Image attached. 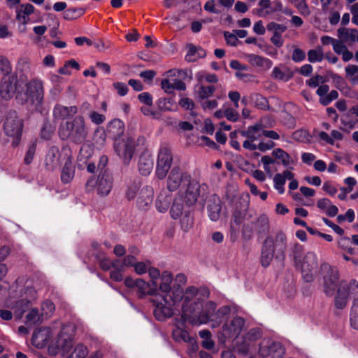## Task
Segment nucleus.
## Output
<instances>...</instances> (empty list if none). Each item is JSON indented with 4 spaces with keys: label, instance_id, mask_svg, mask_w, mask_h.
<instances>
[{
    "label": "nucleus",
    "instance_id": "45",
    "mask_svg": "<svg viewBox=\"0 0 358 358\" xmlns=\"http://www.w3.org/2000/svg\"><path fill=\"white\" fill-rule=\"evenodd\" d=\"M323 58L322 48L320 46L317 49H310L308 52V60L311 63L321 62Z\"/></svg>",
    "mask_w": 358,
    "mask_h": 358
},
{
    "label": "nucleus",
    "instance_id": "35",
    "mask_svg": "<svg viewBox=\"0 0 358 358\" xmlns=\"http://www.w3.org/2000/svg\"><path fill=\"white\" fill-rule=\"evenodd\" d=\"M107 130L113 138H117L124 132V123L120 120H114L109 123Z\"/></svg>",
    "mask_w": 358,
    "mask_h": 358
},
{
    "label": "nucleus",
    "instance_id": "9",
    "mask_svg": "<svg viewBox=\"0 0 358 358\" xmlns=\"http://www.w3.org/2000/svg\"><path fill=\"white\" fill-rule=\"evenodd\" d=\"M113 182L111 174L104 171L100 172L96 179L90 178L86 183V187L88 191H92L96 187L97 194L101 196H105L111 191Z\"/></svg>",
    "mask_w": 358,
    "mask_h": 358
},
{
    "label": "nucleus",
    "instance_id": "33",
    "mask_svg": "<svg viewBox=\"0 0 358 358\" xmlns=\"http://www.w3.org/2000/svg\"><path fill=\"white\" fill-rule=\"evenodd\" d=\"M213 91H199V96L204 110H212L217 107V102L215 99H209Z\"/></svg>",
    "mask_w": 358,
    "mask_h": 358
},
{
    "label": "nucleus",
    "instance_id": "47",
    "mask_svg": "<svg viewBox=\"0 0 358 358\" xmlns=\"http://www.w3.org/2000/svg\"><path fill=\"white\" fill-rule=\"evenodd\" d=\"M269 3L270 0H260L258 2L259 8H254L252 13L260 17H264L266 15H268V14H266V10H267V8H268L270 6Z\"/></svg>",
    "mask_w": 358,
    "mask_h": 358
},
{
    "label": "nucleus",
    "instance_id": "2",
    "mask_svg": "<svg viewBox=\"0 0 358 358\" xmlns=\"http://www.w3.org/2000/svg\"><path fill=\"white\" fill-rule=\"evenodd\" d=\"M241 135L248 138L243 142V147L251 151L259 150L265 152L275 145V143L271 141L266 142L261 141L262 137L264 136V127L261 124L248 127L246 130L241 131Z\"/></svg>",
    "mask_w": 358,
    "mask_h": 358
},
{
    "label": "nucleus",
    "instance_id": "53",
    "mask_svg": "<svg viewBox=\"0 0 358 358\" xmlns=\"http://www.w3.org/2000/svg\"><path fill=\"white\" fill-rule=\"evenodd\" d=\"M93 139L96 145L99 146L103 145L106 139V134L104 129L102 128L96 129L94 131Z\"/></svg>",
    "mask_w": 358,
    "mask_h": 358
},
{
    "label": "nucleus",
    "instance_id": "5",
    "mask_svg": "<svg viewBox=\"0 0 358 358\" xmlns=\"http://www.w3.org/2000/svg\"><path fill=\"white\" fill-rule=\"evenodd\" d=\"M358 283L355 280H340L338 287L335 291L334 306L337 309H344L357 289Z\"/></svg>",
    "mask_w": 358,
    "mask_h": 358
},
{
    "label": "nucleus",
    "instance_id": "58",
    "mask_svg": "<svg viewBox=\"0 0 358 358\" xmlns=\"http://www.w3.org/2000/svg\"><path fill=\"white\" fill-rule=\"evenodd\" d=\"M12 66L9 60L3 56L0 57V72L3 75L11 73Z\"/></svg>",
    "mask_w": 358,
    "mask_h": 358
},
{
    "label": "nucleus",
    "instance_id": "20",
    "mask_svg": "<svg viewBox=\"0 0 358 358\" xmlns=\"http://www.w3.org/2000/svg\"><path fill=\"white\" fill-rule=\"evenodd\" d=\"M154 196V189L151 186L143 187L137 197L136 203L139 208L147 210L152 203Z\"/></svg>",
    "mask_w": 358,
    "mask_h": 358
},
{
    "label": "nucleus",
    "instance_id": "3",
    "mask_svg": "<svg viewBox=\"0 0 358 358\" xmlns=\"http://www.w3.org/2000/svg\"><path fill=\"white\" fill-rule=\"evenodd\" d=\"M59 134L62 139H69L76 143H81L87 136L85 120L81 116L76 117L60 125Z\"/></svg>",
    "mask_w": 358,
    "mask_h": 358
},
{
    "label": "nucleus",
    "instance_id": "55",
    "mask_svg": "<svg viewBox=\"0 0 358 358\" xmlns=\"http://www.w3.org/2000/svg\"><path fill=\"white\" fill-rule=\"evenodd\" d=\"M285 181L281 174L277 173L274 176L273 178V183L274 188L278 191V192L280 194L285 192L284 185L285 184Z\"/></svg>",
    "mask_w": 358,
    "mask_h": 358
},
{
    "label": "nucleus",
    "instance_id": "12",
    "mask_svg": "<svg viewBox=\"0 0 358 358\" xmlns=\"http://www.w3.org/2000/svg\"><path fill=\"white\" fill-rule=\"evenodd\" d=\"M173 163V157L171 150L166 147H161L157 159L155 176L159 180L164 179L170 170Z\"/></svg>",
    "mask_w": 358,
    "mask_h": 358
},
{
    "label": "nucleus",
    "instance_id": "17",
    "mask_svg": "<svg viewBox=\"0 0 358 358\" xmlns=\"http://www.w3.org/2000/svg\"><path fill=\"white\" fill-rule=\"evenodd\" d=\"M124 284L129 288L136 287L141 296L155 295L158 292L157 287H154L152 283L150 284L141 278L133 279L131 278H127Z\"/></svg>",
    "mask_w": 358,
    "mask_h": 358
},
{
    "label": "nucleus",
    "instance_id": "54",
    "mask_svg": "<svg viewBox=\"0 0 358 358\" xmlns=\"http://www.w3.org/2000/svg\"><path fill=\"white\" fill-rule=\"evenodd\" d=\"M266 29L268 31H273V33H278L279 36H281L282 34L287 30V27L282 24H278L274 22H271L266 25Z\"/></svg>",
    "mask_w": 358,
    "mask_h": 358
},
{
    "label": "nucleus",
    "instance_id": "40",
    "mask_svg": "<svg viewBox=\"0 0 358 358\" xmlns=\"http://www.w3.org/2000/svg\"><path fill=\"white\" fill-rule=\"evenodd\" d=\"M272 155L278 159H280L285 166H288L292 163L291 157L281 148H276L273 150Z\"/></svg>",
    "mask_w": 358,
    "mask_h": 358
},
{
    "label": "nucleus",
    "instance_id": "15",
    "mask_svg": "<svg viewBox=\"0 0 358 358\" xmlns=\"http://www.w3.org/2000/svg\"><path fill=\"white\" fill-rule=\"evenodd\" d=\"M303 278L306 282H311L314 279L317 268V256L314 252H308L299 263Z\"/></svg>",
    "mask_w": 358,
    "mask_h": 358
},
{
    "label": "nucleus",
    "instance_id": "31",
    "mask_svg": "<svg viewBox=\"0 0 358 358\" xmlns=\"http://www.w3.org/2000/svg\"><path fill=\"white\" fill-rule=\"evenodd\" d=\"M170 201V195L164 190L161 191L155 201L157 210L162 213H166L169 208Z\"/></svg>",
    "mask_w": 358,
    "mask_h": 358
},
{
    "label": "nucleus",
    "instance_id": "23",
    "mask_svg": "<svg viewBox=\"0 0 358 358\" xmlns=\"http://www.w3.org/2000/svg\"><path fill=\"white\" fill-rule=\"evenodd\" d=\"M259 352L262 357L274 356L275 353L280 356L282 353V345L280 343L270 341L263 342L259 345Z\"/></svg>",
    "mask_w": 358,
    "mask_h": 358
},
{
    "label": "nucleus",
    "instance_id": "14",
    "mask_svg": "<svg viewBox=\"0 0 358 358\" xmlns=\"http://www.w3.org/2000/svg\"><path fill=\"white\" fill-rule=\"evenodd\" d=\"M114 149L124 164H129L135 150V140L128 137L126 140H115Z\"/></svg>",
    "mask_w": 358,
    "mask_h": 358
},
{
    "label": "nucleus",
    "instance_id": "18",
    "mask_svg": "<svg viewBox=\"0 0 358 358\" xmlns=\"http://www.w3.org/2000/svg\"><path fill=\"white\" fill-rule=\"evenodd\" d=\"M262 336V331L259 328H252L250 329L242 338L241 341H237L236 348L237 351L245 355L249 350L250 344L258 340Z\"/></svg>",
    "mask_w": 358,
    "mask_h": 358
},
{
    "label": "nucleus",
    "instance_id": "16",
    "mask_svg": "<svg viewBox=\"0 0 358 358\" xmlns=\"http://www.w3.org/2000/svg\"><path fill=\"white\" fill-rule=\"evenodd\" d=\"M44 97L43 91H17L16 100L21 103H26L33 110H38Z\"/></svg>",
    "mask_w": 358,
    "mask_h": 358
},
{
    "label": "nucleus",
    "instance_id": "50",
    "mask_svg": "<svg viewBox=\"0 0 358 358\" xmlns=\"http://www.w3.org/2000/svg\"><path fill=\"white\" fill-rule=\"evenodd\" d=\"M27 323L29 324H34L38 322H42L44 320L41 317L38 310L36 308L31 309L26 316Z\"/></svg>",
    "mask_w": 358,
    "mask_h": 358
},
{
    "label": "nucleus",
    "instance_id": "61",
    "mask_svg": "<svg viewBox=\"0 0 358 358\" xmlns=\"http://www.w3.org/2000/svg\"><path fill=\"white\" fill-rule=\"evenodd\" d=\"M270 6L266 10V14L271 15L272 13L282 10V3L280 0H270Z\"/></svg>",
    "mask_w": 358,
    "mask_h": 358
},
{
    "label": "nucleus",
    "instance_id": "10",
    "mask_svg": "<svg viewBox=\"0 0 358 358\" xmlns=\"http://www.w3.org/2000/svg\"><path fill=\"white\" fill-rule=\"evenodd\" d=\"M245 319L240 316H236L229 322H225L222 327L220 342L225 343L227 339L237 338L245 328Z\"/></svg>",
    "mask_w": 358,
    "mask_h": 358
},
{
    "label": "nucleus",
    "instance_id": "24",
    "mask_svg": "<svg viewBox=\"0 0 358 358\" xmlns=\"http://www.w3.org/2000/svg\"><path fill=\"white\" fill-rule=\"evenodd\" d=\"M153 159L150 153L143 152L138 159V168L140 173L143 176H148L153 169Z\"/></svg>",
    "mask_w": 358,
    "mask_h": 358
},
{
    "label": "nucleus",
    "instance_id": "38",
    "mask_svg": "<svg viewBox=\"0 0 358 358\" xmlns=\"http://www.w3.org/2000/svg\"><path fill=\"white\" fill-rule=\"evenodd\" d=\"M320 97V102L327 106L338 96L337 91H316Z\"/></svg>",
    "mask_w": 358,
    "mask_h": 358
},
{
    "label": "nucleus",
    "instance_id": "57",
    "mask_svg": "<svg viewBox=\"0 0 358 358\" xmlns=\"http://www.w3.org/2000/svg\"><path fill=\"white\" fill-rule=\"evenodd\" d=\"M252 101L255 105L262 109L268 108V101L263 96L255 94L252 97Z\"/></svg>",
    "mask_w": 358,
    "mask_h": 358
},
{
    "label": "nucleus",
    "instance_id": "63",
    "mask_svg": "<svg viewBox=\"0 0 358 358\" xmlns=\"http://www.w3.org/2000/svg\"><path fill=\"white\" fill-rule=\"evenodd\" d=\"M151 263L148 261L147 262H136L134 267L135 272L138 275H142L148 272V268Z\"/></svg>",
    "mask_w": 358,
    "mask_h": 358
},
{
    "label": "nucleus",
    "instance_id": "48",
    "mask_svg": "<svg viewBox=\"0 0 358 358\" xmlns=\"http://www.w3.org/2000/svg\"><path fill=\"white\" fill-rule=\"evenodd\" d=\"M55 310V305L50 301H45L41 305V317L43 319L49 318Z\"/></svg>",
    "mask_w": 358,
    "mask_h": 358
},
{
    "label": "nucleus",
    "instance_id": "29",
    "mask_svg": "<svg viewBox=\"0 0 358 358\" xmlns=\"http://www.w3.org/2000/svg\"><path fill=\"white\" fill-rule=\"evenodd\" d=\"M271 76L274 80L286 83L292 78L293 73L285 66L280 65L273 68Z\"/></svg>",
    "mask_w": 358,
    "mask_h": 358
},
{
    "label": "nucleus",
    "instance_id": "13",
    "mask_svg": "<svg viewBox=\"0 0 358 358\" xmlns=\"http://www.w3.org/2000/svg\"><path fill=\"white\" fill-rule=\"evenodd\" d=\"M197 294L198 289L194 286L187 287L185 292L182 291L181 300L183 299L184 303L182 306V317L185 321L190 320L192 313H196V306H194V302L196 301V299L200 301V299L196 297Z\"/></svg>",
    "mask_w": 358,
    "mask_h": 358
},
{
    "label": "nucleus",
    "instance_id": "52",
    "mask_svg": "<svg viewBox=\"0 0 358 358\" xmlns=\"http://www.w3.org/2000/svg\"><path fill=\"white\" fill-rule=\"evenodd\" d=\"M179 105L185 110H190L192 116H196V113L194 111V101L187 97H182L179 101Z\"/></svg>",
    "mask_w": 358,
    "mask_h": 358
},
{
    "label": "nucleus",
    "instance_id": "51",
    "mask_svg": "<svg viewBox=\"0 0 358 358\" xmlns=\"http://www.w3.org/2000/svg\"><path fill=\"white\" fill-rule=\"evenodd\" d=\"M245 215L244 210L236 209L232 215L230 225L231 229H234L235 226H239L243 221L244 216Z\"/></svg>",
    "mask_w": 358,
    "mask_h": 358
},
{
    "label": "nucleus",
    "instance_id": "36",
    "mask_svg": "<svg viewBox=\"0 0 358 358\" xmlns=\"http://www.w3.org/2000/svg\"><path fill=\"white\" fill-rule=\"evenodd\" d=\"M17 78L14 74H8L3 76L0 90H17Z\"/></svg>",
    "mask_w": 358,
    "mask_h": 358
},
{
    "label": "nucleus",
    "instance_id": "27",
    "mask_svg": "<svg viewBox=\"0 0 358 358\" xmlns=\"http://www.w3.org/2000/svg\"><path fill=\"white\" fill-rule=\"evenodd\" d=\"M178 301H173L172 303H168L164 301V304H158L155 310L154 314L158 320H163L166 317H170L173 315L172 306Z\"/></svg>",
    "mask_w": 358,
    "mask_h": 358
},
{
    "label": "nucleus",
    "instance_id": "11",
    "mask_svg": "<svg viewBox=\"0 0 358 358\" xmlns=\"http://www.w3.org/2000/svg\"><path fill=\"white\" fill-rule=\"evenodd\" d=\"M325 272L323 276V291L327 296H332L339 283V272L337 268H333L327 264L322 265Z\"/></svg>",
    "mask_w": 358,
    "mask_h": 358
},
{
    "label": "nucleus",
    "instance_id": "1",
    "mask_svg": "<svg viewBox=\"0 0 358 358\" xmlns=\"http://www.w3.org/2000/svg\"><path fill=\"white\" fill-rule=\"evenodd\" d=\"M166 187L169 192L181 191L185 194V205H194L199 196V182L192 180L190 174L174 166L167 174Z\"/></svg>",
    "mask_w": 358,
    "mask_h": 358
},
{
    "label": "nucleus",
    "instance_id": "32",
    "mask_svg": "<svg viewBox=\"0 0 358 358\" xmlns=\"http://www.w3.org/2000/svg\"><path fill=\"white\" fill-rule=\"evenodd\" d=\"M59 160V150L57 147L52 146L51 147L45 157V162L46 166L49 169H53L55 168L58 164Z\"/></svg>",
    "mask_w": 358,
    "mask_h": 358
},
{
    "label": "nucleus",
    "instance_id": "6",
    "mask_svg": "<svg viewBox=\"0 0 358 358\" xmlns=\"http://www.w3.org/2000/svg\"><path fill=\"white\" fill-rule=\"evenodd\" d=\"M173 275L171 272L165 271L162 273L161 282L157 286V289L163 294L164 301L172 303L173 301H180L182 296V288L180 287H173L171 289V284L173 281Z\"/></svg>",
    "mask_w": 358,
    "mask_h": 358
},
{
    "label": "nucleus",
    "instance_id": "7",
    "mask_svg": "<svg viewBox=\"0 0 358 358\" xmlns=\"http://www.w3.org/2000/svg\"><path fill=\"white\" fill-rule=\"evenodd\" d=\"M23 128V122L20 119L15 111H10L3 124V132L12 139V145H18Z\"/></svg>",
    "mask_w": 358,
    "mask_h": 358
},
{
    "label": "nucleus",
    "instance_id": "56",
    "mask_svg": "<svg viewBox=\"0 0 358 358\" xmlns=\"http://www.w3.org/2000/svg\"><path fill=\"white\" fill-rule=\"evenodd\" d=\"M303 251V249L301 245L299 243H295L294 245L292 248V255L296 266H299V263H301Z\"/></svg>",
    "mask_w": 358,
    "mask_h": 358
},
{
    "label": "nucleus",
    "instance_id": "19",
    "mask_svg": "<svg viewBox=\"0 0 358 358\" xmlns=\"http://www.w3.org/2000/svg\"><path fill=\"white\" fill-rule=\"evenodd\" d=\"M266 239L271 241V248H273L276 258L285 257L287 249V238L284 233L279 231L274 236H268Z\"/></svg>",
    "mask_w": 358,
    "mask_h": 358
},
{
    "label": "nucleus",
    "instance_id": "42",
    "mask_svg": "<svg viewBox=\"0 0 358 358\" xmlns=\"http://www.w3.org/2000/svg\"><path fill=\"white\" fill-rule=\"evenodd\" d=\"M202 338L201 345L206 350H212L214 348L215 343L211 338V334L208 330H202L199 333Z\"/></svg>",
    "mask_w": 358,
    "mask_h": 358
},
{
    "label": "nucleus",
    "instance_id": "59",
    "mask_svg": "<svg viewBox=\"0 0 358 358\" xmlns=\"http://www.w3.org/2000/svg\"><path fill=\"white\" fill-rule=\"evenodd\" d=\"M119 263V260L111 261L108 258H103L99 260V266L104 271H108L111 267L117 268Z\"/></svg>",
    "mask_w": 358,
    "mask_h": 358
},
{
    "label": "nucleus",
    "instance_id": "39",
    "mask_svg": "<svg viewBox=\"0 0 358 358\" xmlns=\"http://www.w3.org/2000/svg\"><path fill=\"white\" fill-rule=\"evenodd\" d=\"M93 154V148L89 144H83L80 150L78 160L80 162L87 164L88 159Z\"/></svg>",
    "mask_w": 358,
    "mask_h": 358
},
{
    "label": "nucleus",
    "instance_id": "21",
    "mask_svg": "<svg viewBox=\"0 0 358 358\" xmlns=\"http://www.w3.org/2000/svg\"><path fill=\"white\" fill-rule=\"evenodd\" d=\"M208 216L211 221L216 222L220 217L222 206L221 200L216 196H211L207 201Z\"/></svg>",
    "mask_w": 358,
    "mask_h": 358
},
{
    "label": "nucleus",
    "instance_id": "41",
    "mask_svg": "<svg viewBox=\"0 0 358 358\" xmlns=\"http://www.w3.org/2000/svg\"><path fill=\"white\" fill-rule=\"evenodd\" d=\"M172 336L177 342H189L191 340L188 332L178 326L173 330Z\"/></svg>",
    "mask_w": 358,
    "mask_h": 358
},
{
    "label": "nucleus",
    "instance_id": "60",
    "mask_svg": "<svg viewBox=\"0 0 358 358\" xmlns=\"http://www.w3.org/2000/svg\"><path fill=\"white\" fill-rule=\"evenodd\" d=\"M148 272L149 276H150V278L151 279L152 285L154 287H157V280L159 278H161V275H162V273H160L159 270L158 268H155V267H152V266H150L149 268H148Z\"/></svg>",
    "mask_w": 358,
    "mask_h": 358
},
{
    "label": "nucleus",
    "instance_id": "44",
    "mask_svg": "<svg viewBox=\"0 0 358 358\" xmlns=\"http://www.w3.org/2000/svg\"><path fill=\"white\" fill-rule=\"evenodd\" d=\"M157 104L162 110H174L177 108V104L172 98L159 99Z\"/></svg>",
    "mask_w": 358,
    "mask_h": 358
},
{
    "label": "nucleus",
    "instance_id": "34",
    "mask_svg": "<svg viewBox=\"0 0 358 358\" xmlns=\"http://www.w3.org/2000/svg\"><path fill=\"white\" fill-rule=\"evenodd\" d=\"M75 168L71 159H67L62 170L61 179L64 183H68L73 178Z\"/></svg>",
    "mask_w": 358,
    "mask_h": 358
},
{
    "label": "nucleus",
    "instance_id": "62",
    "mask_svg": "<svg viewBox=\"0 0 358 358\" xmlns=\"http://www.w3.org/2000/svg\"><path fill=\"white\" fill-rule=\"evenodd\" d=\"M140 185L137 183H133L129 185L126 192V197L128 200H133L136 198L139 190Z\"/></svg>",
    "mask_w": 358,
    "mask_h": 358
},
{
    "label": "nucleus",
    "instance_id": "25",
    "mask_svg": "<svg viewBox=\"0 0 358 358\" xmlns=\"http://www.w3.org/2000/svg\"><path fill=\"white\" fill-rule=\"evenodd\" d=\"M185 201V194L179 191L175 196L173 204L171 207L170 215L174 220L179 218L183 213Z\"/></svg>",
    "mask_w": 358,
    "mask_h": 358
},
{
    "label": "nucleus",
    "instance_id": "22",
    "mask_svg": "<svg viewBox=\"0 0 358 358\" xmlns=\"http://www.w3.org/2000/svg\"><path fill=\"white\" fill-rule=\"evenodd\" d=\"M52 337L50 328L45 327L36 330L32 336L31 342L38 348H42L47 345Z\"/></svg>",
    "mask_w": 358,
    "mask_h": 358
},
{
    "label": "nucleus",
    "instance_id": "4",
    "mask_svg": "<svg viewBox=\"0 0 358 358\" xmlns=\"http://www.w3.org/2000/svg\"><path fill=\"white\" fill-rule=\"evenodd\" d=\"M163 76L164 78L161 81L162 90H186L187 83L192 80V71L188 69H172Z\"/></svg>",
    "mask_w": 358,
    "mask_h": 358
},
{
    "label": "nucleus",
    "instance_id": "49",
    "mask_svg": "<svg viewBox=\"0 0 358 358\" xmlns=\"http://www.w3.org/2000/svg\"><path fill=\"white\" fill-rule=\"evenodd\" d=\"M268 218L265 215H260L256 222H255V227L258 230L259 233H263L268 229Z\"/></svg>",
    "mask_w": 358,
    "mask_h": 358
},
{
    "label": "nucleus",
    "instance_id": "30",
    "mask_svg": "<svg viewBox=\"0 0 358 358\" xmlns=\"http://www.w3.org/2000/svg\"><path fill=\"white\" fill-rule=\"evenodd\" d=\"M77 111V107L75 106L66 107L61 105H57L54 108L53 115L57 119L64 120L76 114Z\"/></svg>",
    "mask_w": 358,
    "mask_h": 358
},
{
    "label": "nucleus",
    "instance_id": "26",
    "mask_svg": "<svg viewBox=\"0 0 358 358\" xmlns=\"http://www.w3.org/2000/svg\"><path fill=\"white\" fill-rule=\"evenodd\" d=\"M271 242L269 239H265L264 241L262 253H261V264L264 267H268L275 255L273 248H271Z\"/></svg>",
    "mask_w": 358,
    "mask_h": 358
},
{
    "label": "nucleus",
    "instance_id": "46",
    "mask_svg": "<svg viewBox=\"0 0 358 358\" xmlns=\"http://www.w3.org/2000/svg\"><path fill=\"white\" fill-rule=\"evenodd\" d=\"M87 353V348L79 343L76 345L73 351L66 358H85Z\"/></svg>",
    "mask_w": 358,
    "mask_h": 358
},
{
    "label": "nucleus",
    "instance_id": "64",
    "mask_svg": "<svg viewBox=\"0 0 358 358\" xmlns=\"http://www.w3.org/2000/svg\"><path fill=\"white\" fill-rule=\"evenodd\" d=\"M350 324L355 329H358V306H354L350 313Z\"/></svg>",
    "mask_w": 358,
    "mask_h": 358
},
{
    "label": "nucleus",
    "instance_id": "43",
    "mask_svg": "<svg viewBox=\"0 0 358 358\" xmlns=\"http://www.w3.org/2000/svg\"><path fill=\"white\" fill-rule=\"evenodd\" d=\"M346 77L348 78L352 85L358 84V66L348 64L345 69Z\"/></svg>",
    "mask_w": 358,
    "mask_h": 358
},
{
    "label": "nucleus",
    "instance_id": "28",
    "mask_svg": "<svg viewBox=\"0 0 358 358\" xmlns=\"http://www.w3.org/2000/svg\"><path fill=\"white\" fill-rule=\"evenodd\" d=\"M196 79L198 80V83L201 85L199 90H215L213 85L204 86L203 85L207 83H215L217 82L218 79L215 74L214 73H208L204 71H201L196 73Z\"/></svg>",
    "mask_w": 358,
    "mask_h": 358
},
{
    "label": "nucleus",
    "instance_id": "37",
    "mask_svg": "<svg viewBox=\"0 0 358 358\" xmlns=\"http://www.w3.org/2000/svg\"><path fill=\"white\" fill-rule=\"evenodd\" d=\"M250 62L252 65L264 68L266 69H270L273 65V62L266 57L256 55H250L249 56Z\"/></svg>",
    "mask_w": 358,
    "mask_h": 358
},
{
    "label": "nucleus",
    "instance_id": "8",
    "mask_svg": "<svg viewBox=\"0 0 358 358\" xmlns=\"http://www.w3.org/2000/svg\"><path fill=\"white\" fill-rule=\"evenodd\" d=\"M194 304L196 306V313H192L191 320H189L191 323L201 324H206L210 320L214 321L212 318L216 309V304L214 302L208 301L203 305L201 301L196 299Z\"/></svg>",
    "mask_w": 358,
    "mask_h": 358
}]
</instances>
